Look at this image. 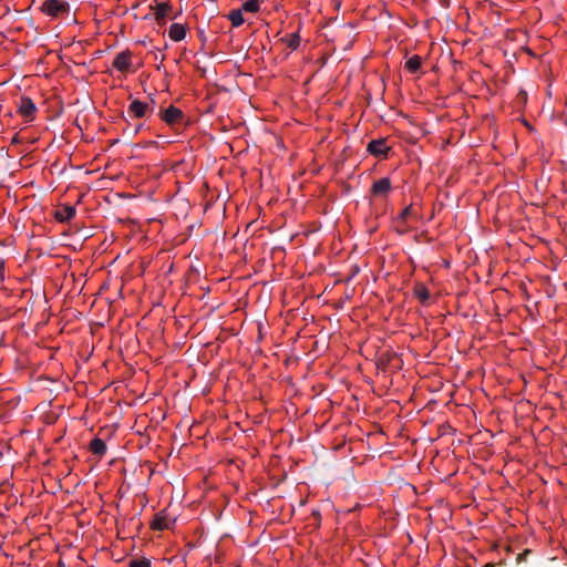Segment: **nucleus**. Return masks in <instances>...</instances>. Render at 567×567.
<instances>
[{
  "label": "nucleus",
  "mask_w": 567,
  "mask_h": 567,
  "mask_svg": "<svg viewBox=\"0 0 567 567\" xmlns=\"http://www.w3.org/2000/svg\"><path fill=\"white\" fill-rule=\"evenodd\" d=\"M131 103L127 107V114L131 118H145L152 115L154 112L155 101L151 100V102H144L138 99H132L130 96Z\"/></svg>",
  "instance_id": "nucleus-1"
},
{
  "label": "nucleus",
  "mask_w": 567,
  "mask_h": 567,
  "mask_svg": "<svg viewBox=\"0 0 567 567\" xmlns=\"http://www.w3.org/2000/svg\"><path fill=\"white\" fill-rule=\"evenodd\" d=\"M159 118L172 128L183 126L186 122L184 112L174 105L161 110Z\"/></svg>",
  "instance_id": "nucleus-2"
},
{
  "label": "nucleus",
  "mask_w": 567,
  "mask_h": 567,
  "mask_svg": "<svg viewBox=\"0 0 567 567\" xmlns=\"http://www.w3.org/2000/svg\"><path fill=\"white\" fill-rule=\"evenodd\" d=\"M174 524L175 518L168 515L167 509H162L153 516L150 522V528L155 532H163L171 529Z\"/></svg>",
  "instance_id": "nucleus-3"
},
{
  "label": "nucleus",
  "mask_w": 567,
  "mask_h": 567,
  "mask_svg": "<svg viewBox=\"0 0 567 567\" xmlns=\"http://www.w3.org/2000/svg\"><path fill=\"white\" fill-rule=\"evenodd\" d=\"M392 192V183L389 177H382L373 182L370 188L371 198L386 199Z\"/></svg>",
  "instance_id": "nucleus-4"
},
{
  "label": "nucleus",
  "mask_w": 567,
  "mask_h": 567,
  "mask_svg": "<svg viewBox=\"0 0 567 567\" xmlns=\"http://www.w3.org/2000/svg\"><path fill=\"white\" fill-rule=\"evenodd\" d=\"M367 151L374 157L386 159L391 152V146L386 144L385 138H378L368 143Z\"/></svg>",
  "instance_id": "nucleus-5"
},
{
  "label": "nucleus",
  "mask_w": 567,
  "mask_h": 567,
  "mask_svg": "<svg viewBox=\"0 0 567 567\" xmlns=\"http://www.w3.org/2000/svg\"><path fill=\"white\" fill-rule=\"evenodd\" d=\"M41 10L51 18H58L60 14L69 11V4L59 0H45L42 3Z\"/></svg>",
  "instance_id": "nucleus-6"
},
{
  "label": "nucleus",
  "mask_w": 567,
  "mask_h": 567,
  "mask_svg": "<svg viewBox=\"0 0 567 567\" xmlns=\"http://www.w3.org/2000/svg\"><path fill=\"white\" fill-rule=\"evenodd\" d=\"M302 23L299 21L296 30L289 34H285L278 39V42L285 45L290 52L299 49L301 43L300 30Z\"/></svg>",
  "instance_id": "nucleus-7"
},
{
  "label": "nucleus",
  "mask_w": 567,
  "mask_h": 567,
  "mask_svg": "<svg viewBox=\"0 0 567 567\" xmlns=\"http://www.w3.org/2000/svg\"><path fill=\"white\" fill-rule=\"evenodd\" d=\"M112 66L122 73H127L132 68V52L126 49L117 53L112 62Z\"/></svg>",
  "instance_id": "nucleus-8"
},
{
  "label": "nucleus",
  "mask_w": 567,
  "mask_h": 567,
  "mask_svg": "<svg viewBox=\"0 0 567 567\" xmlns=\"http://www.w3.org/2000/svg\"><path fill=\"white\" fill-rule=\"evenodd\" d=\"M18 112L20 113L21 116H23L28 122H31L34 120L35 117V113H37V106L34 104V102L28 97V96H22L20 99V103H19V107H18Z\"/></svg>",
  "instance_id": "nucleus-9"
},
{
  "label": "nucleus",
  "mask_w": 567,
  "mask_h": 567,
  "mask_svg": "<svg viewBox=\"0 0 567 567\" xmlns=\"http://www.w3.org/2000/svg\"><path fill=\"white\" fill-rule=\"evenodd\" d=\"M421 217L420 212L414 206V204H410L405 208L401 210V213L394 218L395 224H406L409 220H419Z\"/></svg>",
  "instance_id": "nucleus-10"
},
{
  "label": "nucleus",
  "mask_w": 567,
  "mask_h": 567,
  "mask_svg": "<svg viewBox=\"0 0 567 567\" xmlns=\"http://www.w3.org/2000/svg\"><path fill=\"white\" fill-rule=\"evenodd\" d=\"M151 8L154 10L155 20L158 24H164L166 22V18L173 10L169 1L157 2L154 7Z\"/></svg>",
  "instance_id": "nucleus-11"
},
{
  "label": "nucleus",
  "mask_w": 567,
  "mask_h": 567,
  "mask_svg": "<svg viewBox=\"0 0 567 567\" xmlns=\"http://www.w3.org/2000/svg\"><path fill=\"white\" fill-rule=\"evenodd\" d=\"M188 28L186 24L172 23L168 29V37L174 42H179L185 39Z\"/></svg>",
  "instance_id": "nucleus-12"
},
{
  "label": "nucleus",
  "mask_w": 567,
  "mask_h": 567,
  "mask_svg": "<svg viewBox=\"0 0 567 567\" xmlns=\"http://www.w3.org/2000/svg\"><path fill=\"white\" fill-rule=\"evenodd\" d=\"M413 296L422 306H427L430 301V290L423 282H415L413 286Z\"/></svg>",
  "instance_id": "nucleus-13"
},
{
  "label": "nucleus",
  "mask_w": 567,
  "mask_h": 567,
  "mask_svg": "<svg viewBox=\"0 0 567 567\" xmlns=\"http://www.w3.org/2000/svg\"><path fill=\"white\" fill-rule=\"evenodd\" d=\"M75 216V208L71 205H62L54 213V218L59 223H68Z\"/></svg>",
  "instance_id": "nucleus-14"
},
{
  "label": "nucleus",
  "mask_w": 567,
  "mask_h": 567,
  "mask_svg": "<svg viewBox=\"0 0 567 567\" xmlns=\"http://www.w3.org/2000/svg\"><path fill=\"white\" fill-rule=\"evenodd\" d=\"M89 450L92 454L97 455L99 457H102L106 453V444L102 439L94 437L90 442Z\"/></svg>",
  "instance_id": "nucleus-15"
},
{
  "label": "nucleus",
  "mask_w": 567,
  "mask_h": 567,
  "mask_svg": "<svg viewBox=\"0 0 567 567\" xmlns=\"http://www.w3.org/2000/svg\"><path fill=\"white\" fill-rule=\"evenodd\" d=\"M423 60L420 55L414 54L409 58L404 64V68L412 74L417 73L422 68Z\"/></svg>",
  "instance_id": "nucleus-16"
},
{
  "label": "nucleus",
  "mask_w": 567,
  "mask_h": 567,
  "mask_svg": "<svg viewBox=\"0 0 567 567\" xmlns=\"http://www.w3.org/2000/svg\"><path fill=\"white\" fill-rule=\"evenodd\" d=\"M228 19L231 22V25L234 28H238V27H240L245 22L241 9H234V10H231L228 13Z\"/></svg>",
  "instance_id": "nucleus-17"
},
{
  "label": "nucleus",
  "mask_w": 567,
  "mask_h": 567,
  "mask_svg": "<svg viewBox=\"0 0 567 567\" xmlns=\"http://www.w3.org/2000/svg\"><path fill=\"white\" fill-rule=\"evenodd\" d=\"M261 0H247L243 3L241 10L245 12L256 13L260 10Z\"/></svg>",
  "instance_id": "nucleus-18"
},
{
  "label": "nucleus",
  "mask_w": 567,
  "mask_h": 567,
  "mask_svg": "<svg viewBox=\"0 0 567 567\" xmlns=\"http://www.w3.org/2000/svg\"><path fill=\"white\" fill-rule=\"evenodd\" d=\"M128 567H152L151 560L148 558H133L128 563Z\"/></svg>",
  "instance_id": "nucleus-19"
},
{
  "label": "nucleus",
  "mask_w": 567,
  "mask_h": 567,
  "mask_svg": "<svg viewBox=\"0 0 567 567\" xmlns=\"http://www.w3.org/2000/svg\"><path fill=\"white\" fill-rule=\"evenodd\" d=\"M309 519H312L310 525L315 529H318L321 526V519H322L320 511L319 509H312Z\"/></svg>",
  "instance_id": "nucleus-20"
},
{
  "label": "nucleus",
  "mask_w": 567,
  "mask_h": 567,
  "mask_svg": "<svg viewBox=\"0 0 567 567\" xmlns=\"http://www.w3.org/2000/svg\"><path fill=\"white\" fill-rule=\"evenodd\" d=\"M396 231L399 234H405L406 231H409L408 223L405 225L404 224H396Z\"/></svg>",
  "instance_id": "nucleus-21"
},
{
  "label": "nucleus",
  "mask_w": 567,
  "mask_h": 567,
  "mask_svg": "<svg viewBox=\"0 0 567 567\" xmlns=\"http://www.w3.org/2000/svg\"><path fill=\"white\" fill-rule=\"evenodd\" d=\"M143 125L140 124L135 127V134H137L142 130Z\"/></svg>",
  "instance_id": "nucleus-22"
}]
</instances>
